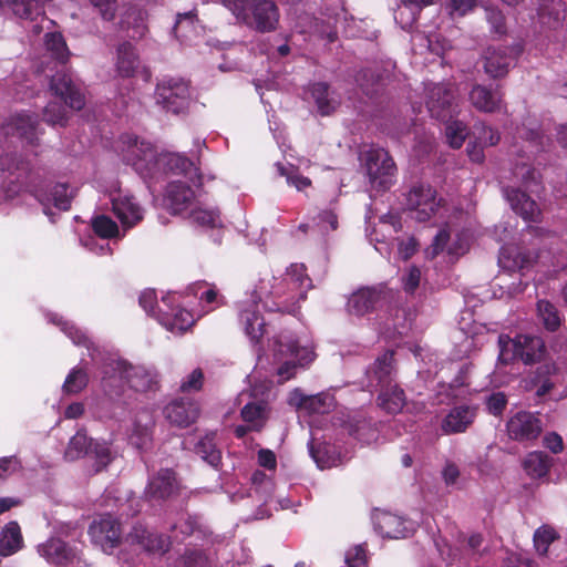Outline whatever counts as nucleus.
<instances>
[{
  "mask_svg": "<svg viewBox=\"0 0 567 567\" xmlns=\"http://www.w3.org/2000/svg\"><path fill=\"white\" fill-rule=\"evenodd\" d=\"M203 30L198 20L193 11L179 13L174 27L176 37L182 38L183 41H192L193 34L198 37Z\"/></svg>",
  "mask_w": 567,
  "mask_h": 567,
  "instance_id": "c03bdc74",
  "label": "nucleus"
},
{
  "mask_svg": "<svg viewBox=\"0 0 567 567\" xmlns=\"http://www.w3.org/2000/svg\"><path fill=\"white\" fill-rule=\"evenodd\" d=\"M433 2L434 0H401V3L394 12V19L402 29L408 30L416 21L421 9Z\"/></svg>",
  "mask_w": 567,
  "mask_h": 567,
  "instance_id": "ea45409f",
  "label": "nucleus"
},
{
  "mask_svg": "<svg viewBox=\"0 0 567 567\" xmlns=\"http://www.w3.org/2000/svg\"><path fill=\"white\" fill-rule=\"evenodd\" d=\"M153 423V415L150 411L138 413L134 420L131 433L128 434V441L137 450L146 451L148 449L152 442L151 427Z\"/></svg>",
  "mask_w": 567,
  "mask_h": 567,
  "instance_id": "7c9ffc66",
  "label": "nucleus"
},
{
  "mask_svg": "<svg viewBox=\"0 0 567 567\" xmlns=\"http://www.w3.org/2000/svg\"><path fill=\"white\" fill-rule=\"evenodd\" d=\"M254 396H256L254 394ZM269 406L265 400L255 398L247 401L241 409V417L246 424H249L251 431H260L266 425L269 419Z\"/></svg>",
  "mask_w": 567,
  "mask_h": 567,
  "instance_id": "2f4dec72",
  "label": "nucleus"
},
{
  "mask_svg": "<svg viewBox=\"0 0 567 567\" xmlns=\"http://www.w3.org/2000/svg\"><path fill=\"white\" fill-rule=\"evenodd\" d=\"M112 209L124 229L135 226L143 219V208L128 194L122 192L116 184L109 190Z\"/></svg>",
  "mask_w": 567,
  "mask_h": 567,
  "instance_id": "ddd939ff",
  "label": "nucleus"
},
{
  "mask_svg": "<svg viewBox=\"0 0 567 567\" xmlns=\"http://www.w3.org/2000/svg\"><path fill=\"white\" fill-rule=\"evenodd\" d=\"M498 362L508 364L516 360H522L526 364H530L540 359L545 346L543 340L536 336L517 334L511 338L506 334L498 337Z\"/></svg>",
  "mask_w": 567,
  "mask_h": 567,
  "instance_id": "0eeeda50",
  "label": "nucleus"
},
{
  "mask_svg": "<svg viewBox=\"0 0 567 567\" xmlns=\"http://www.w3.org/2000/svg\"><path fill=\"white\" fill-rule=\"evenodd\" d=\"M95 458L96 471L104 468L114 457L111 447L106 443L95 442L90 451Z\"/></svg>",
  "mask_w": 567,
  "mask_h": 567,
  "instance_id": "e2e57ef3",
  "label": "nucleus"
},
{
  "mask_svg": "<svg viewBox=\"0 0 567 567\" xmlns=\"http://www.w3.org/2000/svg\"><path fill=\"white\" fill-rule=\"evenodd\" d=\"M87 382V372L83 368L75 367L66 375L62 391L65 394H76L85 389Z\"/></svg>",
  "mask_w": 567,
  "mask_h": 567,
  "instance_id": "5fc2aeb1",
  "label": "nucleus"
},
{
  "mask_svg": "<svg viewBox=\"0 0 567 567\" xmlns=\"http://www.w3.org/2000/svg\"><path fill=\"white\" fill-rule=\"evenodd\" d=\"M505 196L513 210L524 220L537 223L540 217V209L535 200L518 188H506Z\"/></svg>",
  "mask_w": 567,
  "mask_h": 567,
  "instance_id": "cd10ccee",
  "label": "nucleus"
},
{
  "mask_svg": "<svg viewBox=\"0 0 567 567\" xmlns=\"http://www.w3.org/2000/svg\"><path fill=\"white\" fill-rule=\"evenodd\" d=\"M128 539L132 543H137L145 550L151 553L163 554L169 548V540L163 535L150 533L142 526L133 528V532L128 535Z\"/></svg>",
  "mask_w": 567,
  "mask_h": 567,
  "instance_id": "72a5a7b5",
  "label": "nucleus"
},
{
  "mask_svg": "<svg viewBox=\"0 0 567 567\" xmlns=\"http://www.w3.org/2000/svg\"><path fill=\"white\" fill-rule=\"evenodd\" d=\"M476 6V0H449L445 9L451 18H460L466 16Z\"/></svg>",
  "mask_w": 567,
  "mask_h": 567,
  "instance_id": "69168bd1",
  "label": "nucleus"
},
{
  "mask_svg": "<svg viewBox=\"0 0 567 567\" xmlns=\"http://www.w3.org/2000/svg\"><path fill=\"white\" fill-rule=\"evenodd\" d=\"M177 489L175 473L162 468L148 478L145 495L150 501H163L171 497Z\"/></svg>",
  "mask_w": 567,
  "mask_h": 567,
  "instance_id": "393cba45",
  "label": "nucleus"
},
{
  "mask_svg": "<svg viewBox=\"0 0 567 567\" xmlns=\"http://www.w3.org/2000/svg\"><path fill=\"white\" fill-rule=\"evenodd\" d=\"M50 89L60 101L50 102L43 112L44 121L51 125H64L66 110L64 104L73 110H81L84 104V95L80 87L72 81L71 75L64 71H58L50 80Z\"/></svg>",
  "mask_w": 567,
  "mask_h": 567,
  "instance_id": "39448f33",
  "label": "nucleus"
},
{
  "mask_svg": "<svg viewBox=\"0 0 567 567\" xmlns=\"http://www.w3.org/2000/svg\"><path fill=\"white\" fill-rule=\"evenodd\" d=\"M426 107L432 117L440 121H450L457 114L454 104L455 93L451 84H425Z\"/></svg>",
  "mask_w": 567,
  "mask_h": 567,
  "instance_id": "f8f14e48",
  "label": "nucleus"
},
{
  "mask_svg": "<svg viewBox=\"0 0 567 567\" xmlns=\"http://www.w3.org/2000/svg\"><path fill=\"white\" fill-rule=\"evenodd\" d=\"M162 151L144 140L134 138L127 145L124 159L143 178H157L162 175Z\"/></svg>",
  "mask_w": 567,
  "mask_h": 567,
  "instance_id": "6e6552de",
  "label": "nucleus"
},
{
  "mask_svg": "<svg viewBox=\"0 0 567 567\" xmlns=\"http://www.w3.org/2000/svg\"><path fill=\"white\" fill-rule=\"evenodd\" d=\"M138 302L147 315L153 316L156 319H158V315H161V308H164L161 303L158 310L156 309L155 306L157 305V296L155 290L152 289L142 291L138 298Z\"/></svg>",
  "mask_w": 567,
  "mask_h": 567,
  "instance_id": "338daca9",
  "label": "nucleus"
},
{
  "mask_svg": "<svg viewBox=\"0 0 567 567\" xmlns=\"http://www.w3.org/2000/svg\"><path fill=\"white\" fill-rule=\"evenodd\" d=\"M122 23L126 24L128 28L132 24V33H130V37L133 39L142 38L146 32L144 12L141 10L133 9L127 13Z\"/></svg>",
  "mask_w": 567,
  "mask_h": 567,
  "instance_id": "052dcab7",
  "label": "nucleus"
},
{
  "mask_svg": "<svg viewBox=\"0 0 567 567\" xmlns=\"http://www.w3.org/2000/svg\"><path fill=\"white\" fill-rule=\"evenodd\" d=\"M452 229L450 225L447 227L442 228L437 235L434 237V240L431 245V247L427 249V255L432 258L439 255L441 251H443L445 248L447 250V254L453 257H458L466 252L470 245V237L465 233L456 234V240L453 241L451 245H447V241L450 239Z\"/></svg>",
  "mask_w": 567,
  "mask_h": 567,
  "instance_id": "a878e982",
  "label": "nucleus"
},
{
  "mask_svg": "<svg viewBox=\"0 0 567 567\" xmlns=\"http://www.w3.org/2000/svg\"><path fill=\"white\" fill-rule=\"evenodd\" d=\"M315 358L313 349L308 344H300L291 332L280 333L274 342V371L278 382L290 380L299 368H306Z\"/></svg>",
  "mask_w": 567,
  "mask_h": 567,
  "instance_id": "7ed1b4c3",
  "label": "nucleus"
},
{
  "mask_svg": "<svg viewBox=\"0 0 567 567\" xmlns=\"http://www.w3.org/2000/svg\"><path fill=\"white\" fill-rule=\"evenodd\" d=\"M89 534L93 544L104 553L111 554L121 542L122 530L120 523L111 515H106L91 524Z\"/></svg>",
  "mask_w": 567,
  "mask_h": 567,
  "instance_id": "4468645a",
  "label": "nucleus"
},
{
  "mask_svg": "<svg viewBox=\"0 0 567 567\" xmlns=\"http://www.w3.org/2000/svg\"><path fill=\"white\" fill-rule=\"evenodd\" d=\"M23 546L20 526L17 522H9L0 533V555L11 556Z\"/></svg>",
  "mask_w": 567,
  "mask_h": 567,
  "instance_id": "79ce46f5",
  "label": "nucleus"
},
{
  "mask_svg": "<svg viewBox=\"0 0 567 567\" xmlns=\"http://www.w3.org/2000/svg\"><path fill=\"white\" fill-rule=\"evenodd\" d=\"M215 433H209L200 439L196 445V453L210 466L218 467L221 461V453L215 444Z\"/></svg>",
  "mask_w": 567,
  "mask_h": 567,
  "instance_id": "de8ad7c7",
  "label": "nucleus"
},
{
  "mask_svg": "<svg viewBox=\"0 0 567 567\" xmlns=\"http://www.w3.org/2000/svg\"><path fill=\"white\" fill-rule=\"evenodd\" d=\"M308 445L312 460L321 470L337 466L342 462L341 454L336 451L334 446L326 442L317 443L315 436L311 437Z\"/></svg>",
  "mask_w": 567,
  "mask_h": 567,
  "instance_id": "c9c22d12",
  "label": "nucleus"
},
{
  "mask_svg": "<svg viewBox=\"0 0 567 567\" xmlns=\"http://www.w3.org/2000/svg\"><path fill=\"white\" fill-rule=\"evenodd\" d=\"M550 467V458L543 452H532L524 461V468L533 477H544Z\"/></svg>",
  "mask_w": 567,
  "mask_h": 567,
  "instance_id": "3c124183",
  "label": "nucleus"
},
{
  "mask_svg": "<svg viewBox=\"0 0 567 567\" xmlns=\"http://www.w3.org/2000/svg\"><path fill=\"white\" fill-rule=\"evenodd\" d=\"M7 136L17 137L23 147L33 148L38 141V121L29 114H18L3 127Z\"/></svg>",
  "mask_w": 567,
  "mask_h": 567,
  "instance_id": "412c9836",
  "label": "nucleus"
},
{
  "mask_svg": "<svg viewBox=\"0 0 567 567\" xmlns=\"http://www.w3.org/2000/svg\"><path fill=\"white\" fill-rule=\"evenodd\" d=\"M116 72L121 78H132L140 68V59L133 44L124 42L117 48Z\"/></svg>",
  "mask_w": 567,
  "mask_h": 567,
  "instance_id": "e433bc0d",
  "label": "nucleus"
},
{
  "mask_svg": "<svg viewBox=\"0 0 567 567\" xmlns=\"http://www.w3.org/2000/svg\"><path fill=\"white\" fill-rule=\"evenodd\" d=\"M12 13L24 20L34 21L42 13L40 0H4Z\"/></svg>",
  "mask_w": 567,
  "mask_h": 567,
  "instance_id": "a18cd8bd",
  "label": "nucleus"
},
{
  "mask_svg": "<svg viewBox=\"0 0 567 567\" xmlns=\"http://www.w3.org/2000/svg\"><path fill=\"white\" fill-rule=\"evenodd\" d=\"M74 192L66 183H56L48 193L38 192L35 197L44 207V214L49 215L47 206L53 204L60 210H68Z\"/></svg>",
  "mask_w": 567,
  "mask_h": 567,
  "instance_id": "473e14b6",
  "label": "nucleus"
},
{
  "mask_svg": "<svg viewBox=\"0 0 567 567\" xmlns=\"http://www.w3.org/2000/svg\"><path fill=\"white\" fill-rule=\"evenodd\" d=\"M102 388L110 395H118L124 384L136 392L153 391L158 385V374L153 368L132 365L118 358H111L102 369Z\"/></svg>",
  "mask_w": 567,
  "mask_h": 567,
  "instance_id": "f03ea898",
  "label": "nucleus"
},
{
  "mask_svg": "<svg viewBox=\"0 0 567 567\" xmlns=\"http://www.w3.org/2000/svg\"><path fill=\"white\" fill-rule=\"evenodd\" d=\"M221 3L238 21L260 32L272 31L279 20L272 0H221Z\"/></svg>",
  "mask_w": 567,
  "mask_h": 567,
  "instance_id": "423d86ee",
  "label": "nucleus"
},
{
  "mask_svg": "<svg viewBox=\"0 0 567 567\" xmlns=\"http://www.w3.org/2000/svg\"><path fill=\"white\" fill-rule=\"evenodd\" d=\"M197 203L194 190L183 182H172L168 184L164 204L174 215L185 216Z\"/></svg>",
  "mask_w": 567,
  "mask_h": 567,
  "instance_id": "a211bd4d",
  "label": "nucleus"
},
{
  "mask_svg": "<svg viewBox=\"0 0 567 567\" xmlns=\"http://www.w3.org/2000/svg\"><path fill=\"white\" fill-rule=\"evenodd\" d=\"M406 207L411 217L417 221H427L444 209L442 199L430 185L413 186L406 195Z\"/></svg>",
  "mask_w": 567,
  "mask_h": 567,
  "instance_id": "9b49d317",
  "label": "nucleus"
},
{
  "mask_svg": "<svg viewBox=\"0 0 567 567\" xmlns=\"http://www.w3.org/2000/svg\"><path fill=\"white\" fill-rule=\"evenodd\" d=\"M92 228L102 240L120 237L117 224L105 215H97L92 218Z\"/></svg>",
  "mask_w": 567,
  "mask_h": 567,
  "instance_id": "6e6d98bb",
  "label": "nucleus"
},
{
  "mask_svg": "<svg viewBox=\"0 0 567 567\" xmlns=\"http://www.w3.org/2000/svg\"><path fill=\"white\" fill-rule=\"evenodd\" d=\"M476 410L468 405H458L446 414L442 421V430L446 434L462 433L473 423Z\"/></svg>",
  "mask_w": 567,
  "mask_h": 567,
  "instance_id": "c756f323",
  "label": "nucleus"
},
{
  "mask_svg": "<svg viewBox=\"0 0 567 567\" xmlns=\"http://www.w3.org/2000/svg\"><path fill=\"white\" fill-rule=\"evenodd\" d=\"M393 352H385L368 369V388L379 389V405L389 413H398L405 404L403 390L392 385Z\"/></svg>",
  "mask_w": 567,
  "mask_h": 567,
  "instance_id": "20e7f679",
  "label": "nucleus"
},
{
  "mask_svg": "<svg viewBox=\"0 0 567 567\" xmlns=\"http://www.w3.org/2000/svg\"><path fill=\"white\" fill-rule=\"evenodd\" d=\"M308 94L313 99L321 115L331 114L340 103L339 96L334 92H330L326 83H315L308 90Z\"/></svg>",
  "mask_w": 567,
  "mask_h": 567,
  "instance_id": "58836bf2",
  "label": "nucleus"
},
{
  "mask_svg": "<svg viewBox=\"0 0 567 567\" xmlns=\"http://www.w3.org/2000/svg\"><path fill=\"white\" fill-rule=\"evenodd\" d=\"M519 52V47L488 48L484 63L485 72L492 78L504 76Z\"/></svg>",
  "mask_w": 567,
  "mask_h": 567,
  "instance_id": "4be33fe9",
  "label": "nucleus"
},
{
  "mask_svg": "<svg viewBox=\"0 0 567 567\" xmlns=\"http://www.w3.org/2000/svg\"><path fill=\"white\" fill-rule=\"evenodd\" d=\"M542 24L556 29L567 19L566 6L563 0H544L538 9Z\"/></svg>",
  "mask_w": 567,
  "mask_h": 567,
  "instance_id": "4c0bfd02",
  "label": "nucleus"
},
{
  "mask_svg": "<svg viewBox=\"0 0 567 567\" xmlns=\"http://www.w3.org/2000/svg\"><path fill=\"white\" fill-rule=\"evenodd\" d=\"M503 91L498 85L475 84L470 93L471 105L482 113H497L504 109Z\"/></svg>",
  "mask_w": 567,
  "mask_h": 567,
  "instance_id": "f3484780",
  "label": "nucleus"
},
{
  "mask_svg": "<svg viewBox=\"0 0 567 567\" xmlns=\"http://www.w3.org/2000/svg\"><path fill=\"white\" fill-rule=\"evenodd\" d=\"M190 221L199 227L205 228H221L223 219L219 210L214 207L202 205L198 202L186 215Z\"/></svg>",
  "mask_w": 567,
  "mask_h": 567,
  "instance_id": "a19ab883",
  "label": "nucleus"
},
{
  "mask_svg": "<svg viewBox=\"0 0 567 567\" xmlns=\"http://www.w3.org/2000/svg\"><path fill=\"white\" fill-rule=\"evenodd\" d=\"M559 537L558 533L549 525L538 527L534 533V547L538 555L544 556L547 554L551 543Z\"/></svg>",
  "mask_w": 567,
  "mask_h": 567,
  "instance_id": "4d7b16f0",
  "label": "nucleus"
},
{
  "mask_svg": "<svg viewBox=\"0 0 567 567\" xmlns=\"http://www.w3.org/2000/svg\"><path fill=\"white\" fill-rule=\"evenodd\" d=\"M289 403L309 414H324L334 406V399L329 393L306 395L301 390L296 389L290 394Z\"/></svg>",
  "mask_w": 567,
  "mask_h": 567,
  "instance_id": "b1692460",
  "label": "nucleus"
},
{
  "mask_svg": "<svg viewBox=\"0 0 567 567\" xmlns=\"http://www.w3.org/2000/svg\"><path fill=\"white\" fill-rule=\"evenodd\" d=\"M493 285V296L498 299L509 298L522 293L526 285L522 281L520 275L502 274L497 276Z\"/></svg>",
  "mask_w": 567,
  "mask_h": 567,
  "instance_id": "37998d69",
  "label": "nucleus"
},
{
  "mask_svg": "<svg viewBox=\"0 0 567 567\" xmlns=\"http://www.w3.org/2000/svg\"><path fill=\"white\" fill-rule=\"evenodd\" d=\"M275 167L280 176L286 177L287 184L296 187L297 190H303L311 185V181L299 175L293 166L286 167L280 163H276Z\"/></svg>",
  "mask_w": 567,
  "mask_h": 567,
  "instance_id": "bf43d9fd",
  "label": "nucleus"
},
{
  "mask_svg": "<svg viewBox=\"0 0 567 567\" xmlns=\"http://www.w3.org/2000/svg\"><path fill=\"white\" fill-rule=\"evenodd\" d=\"M542 432V422L532 412L519 411L507 422L509 437L517 441H530L538 437Z\"/></svg>",
  "mask_w": 567,
  "mask_h": 567,
  "instance_id": "aec40b11",
  "label": "nucleus"
},
{
  "mask_svg": "<svg viewBox=\"0 0 567 567\" xmlns=\"http://www.w3.org/2000/svg\"><path fill=\"white\" fill-rule=\"evenodd\" d=\"M512 174L526 189L535 192V187L539 183V174L528 161L515 162Z\"/></svg>",
  "mask_w": 567,
  "mask_h": 567,
  "instance_id": "09e8293b",
  "label": "nucleus"
},
{
  "mask_svg": "<svg viewBox=\"0 0 567 567\" xmlns=\"http://www.w3.org/2000/svg\"><path fill=\"white\" fill-rule=\"evenodd\" d=\"M38 553L53 565L72 564L78 558L76 548L70 547L60 538H50L38 546Z\"/></svg>",
  "mask_w": 567,
  "mask_h": 567,
  "instance_id": "bb28decb",
  "label": "nucleus"
},
{
  "mask_svg": "<svg viewBox=\"0 0 567 567\" xmlns=\"http://www.w3.org/2000/svg\"><path fill=\"white\" fill-rule=\"evenodd\" d=\"M310 287L302 264L291 265L280 280L269 272L261 275L236 302L238 323L245 334L251 342H258L266 327L261 309L293 313Z\"/></svg>",
  "mask_w": 567,
  "mask_h": 567,
  "instance_id": "f257e3e1",
  "label": "nucleus"
},
{
  "mask_svg": "<svg viewBox=\"0 0 567 567\" xmlns=\"http://www.w3.org/2000/svg\"><path fill=\"white\" fill-rule=\"evenodd\" d=\"M538 318L547 330L555 331L561 324V317L557 308L547 300L537 302Z\"/></svg>",
  "mask_w": 567,
  "mask_h": 567,
  "instance_id": "603ef678",
  "label": "nucleus"
},
{
  "mask_svg": "<svg viewBox=\"0 0 567 567\" xmlns=\"http://www.w3.org/2000/svg\"><path fill=\"white\" fill-rule=\"evenodd\" d=\"M467 134V126L461 121H451L446 125V140L450 146L453 148H460L463 145Z\"/></svg>",
  "mask_w": 567,
  "mask_h": 567,
  "instance_id": "13d9d810",
  "label": "nucleus"
},
{
  "mask_svg": "<svg viewBox=\"0 0 567 567\" xmlns=\"http://www.w3.org/2000/svg\"><path fill=\"white\" fill-rule=\"evenodd\" d=\"M386 297L385 287H365L353 292L348 300V310L354 316H364L375 310Z\"/></svg>",
  "mask_w": 567,
  "mask_h": 567,
  "instance_id": "6ab92c4d",
  "label": "nucleus"
},
{
  "mask_svg": "<svg viewBox=\"0 0 567 567\" xmlns=\"http://www.w3.org/2000/svg\"><path fill=\"white\" fill-rule=\"evenodd\" d=\"M362 159L372 188L386 190L394 184L396 166L384 148L371 147Z\"/></svg>",
  "mask_w": 567,
  "mask_h": 567,
  "instance_id": "1a4fd4ad",
  "label": "nucleus"
},
{
  "mask_svg": "<svg viewBox=\"0 0 567 567\" xmlns=\"http://www.w3.org/2000/svg\"><path fill=\"white\" fill-rule=\"evenodd\" d=\"M155 99L156 103L167 112L183 113L190 102L189 84L183 79H163L156 86Z\"/></svg>",
  "mask_w": 567,
  "mask_h": 567,
  "instance_id": "9d476101",
  "label": "nucleus"
},
{
  "mask_svg": "<svg viewBox=\"0 0 567 567\" xmlns=\"http://www.w3.org/2000/svg\"><path fill=\"white\" fill-rule=\"evenodd\" d=\"M162 175L173 173L176 175H184L194 185L202 184V176L198 168L187 157L177 154L162 151Z\"/></svg>",
  "mask_w": 567,
  "mask_h": 567,
  "instance_id": "5701e85b",
  "label": "nucleus"
},
{
  "mask_svg": "<svg viewBox=\"0 0 567 567\" xmlns=\"http://www.w3.org/2000/svg\"><path fill=\"white\" fill-rule=\"evenodd\" d=\"M93 443L89 441L86 433L78 431L71 437L69 445L65 450V457L70 461L78 460L91 451Z\"/></svg>",
  "mask_w": 567,
  "mask_h": 567,
  "instance_id": "864d4df0",
  "label": "nucleus"
},
{
  "mask_svg": "<svg viewBox=\"0 0 567 567\" xmlns=\"http://www.w3.org/2000/svg\"><path fill=\"white\" fill-rule=\"evenodd\" d=\"M375 530L383 537L404 538L415 532L416 525L409 519L386 511H375L372 515Z\"/></svg>",
  "mask_w": 567,
  "mask_h": 567,
  "instance_id": "2eb2a0df",
  "label": "nucleus"
},
{
  "mask_svg": "<svg viewBox=\"0 0 567 567\" xmlns=\"http://www.w3.org/2000/svg\"><path fill=\"white\" fill-rule=\"evenodd\" d=\"M535 256L523 254L519 248L513 246H503L499 251L498 264L507 271L516 274L527 268L534 261Z\"/></svg>",
  "mask_w": 567,
  "mask_h": 567,
  "instance_id": "f704fd0d",
  "label": "nucleus"
},
{
  "mask_svg": "<svg viewBox=\"0 0 567 567\" xmlns=\"http://www.w3.org/2000/svg\"><path fill=\"white\" fill-rule=\"evenodd\" d=\"M49 320L52 323L60 326L61 330L72 340L74 344L85 347L89 351V354L94 359V354L91 352L92 343L84 331L63 320L58 315H50Z\"/></svg>",
  "mask_w": 567,
  "mask_h": 567,
  "instance_id": "49530a36",
  "label": "nucleus"
},
{
  "mask_svg": "<svg viewBox=\"0 0 567 567\" xmlns=\"http://www.w3.org/2000/svg\"><path fill=\"white\" fill-rule=\"evenodd\" d=\"M517 134L520 138L530 143V145L533 147V150L530 152L539 151L543 148L544 136L538 131L536 124H530L529 126L523 125L522 127H519L517 130Z\"/></svg>",
  "mask_w": 567,
  "mask_h": 567,
  "instance_id": "680f3d73",
  "label": "nucleus"
},
{
  "mask_svg": "<svg viewBox=\"0 0 567 567\" xmlns=\"http://www.w3.org/2000/svg\"><path fill=\"white\" fill-rule=\"evenodd\" d=\"M349 434L363 444H370L378 437L375 429L367 422H361L355 426L349 427Z\"/></svg>",
  "mask_w": 567,
  "mask_h": 567,
  "instance_id": "0e129e2a",
  "label": "nucleus"
},
{
  "mask_svg": "<svg viewBox=\"0 0 567 567\" xmlns=\"http://www.w3.org/2000/svg\"><path fill=\"white\" fill-rule=\"evenodd\" d=\"M197 404L192 400H174L164 409L165 417L174 425L186 427L197 419Z\"/></svg>",
  "mask_w": 567,
  "mask_h": 567,
  "instance_id": "c85d7f7f",
  "label": "nucleus"
},
{
  "mask_svg": "<svg viewBox=\"0 0 567 567\" xmlns=\"http://www.w3.org/2000/svg\"><path fill=\"white\" fill-rule=\"evenodd\" d=\"M44 45L52 59L60 63H65L68 61L70 51L60 32H48L44 35Z\"/></svg>",
  "mask_w": 567,
  "mask_h": 567,
  "instance_id": "8fccbe9b",
  "label": "nucleus"
},
{
  "mask_svg": "<svg viewBox=\"0 0 567 567\" xmlns=\"http://www.w3.org/2000/svg\"><path fill=\"white\" fill-rule=\"evenodd\" d=\"M175 295H167L162 298L161 315H158V322L168 331L174 334H181L187 331L194 323V316L186 309L174 308L173 301Z\"/></svg>",
  "mask_w": 567,
  "mask_h": 567,
  "instance_id": "dca6fc26",
  "label": "nucleus"
},
{
  "mask_svg": "<svg viewBox=\"0 0 567 567\" xmlns=\"http://www.w3.org/2000/svg\"><path fill=\"white\" fill-rule=\"evenodd\" d=\"M315 227L318 229L319 233L322 235L328 234L330 230H336L338 227V218L337 216L328 210L322 212L318 215Z\"/></svg>",
  "mask_w": 567,
  "mask_h": 567,
  "instance_id": "774afa93",
  "label": "nucleus"
}]
</instances>
